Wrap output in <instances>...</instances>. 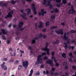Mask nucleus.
<instances>
[{
  "instance_id": "1",
  "label": "nucleus",
  "mask_w": 76,
  "mask_h": 76,
  "mask_svg": "<svg viewBox=\"0 0 76 76\" xmlns=\"http://www.w3.org/2000/svg\"><path fill=\"white\" fill-rule=\"evenodd\" d=\"M46 54V53L44 52L42 53L41 55H39L38 56L37 61L36 62V65H37L38 64H41L42 63V57L43 56H44Z\"/></svg>"
},
{
  "instance_id": "2",
  "label": "nucleus",
  "mask_w": 76,
  "mask_h": 76,
  "mask_svg": "<svg viewBox=\"0 0 76 76\" xmlns=\"http://www.w3.org/2000/svg\"><path fill=\"white\" fill-rule=\"evenodd\" d=\"M53 0H48L47 1L46 0H43V4L46 6H49L50 8H52L53 6L51 5L50 4V2ZM56 2L57 3H60L61 0H56Z\"/></svg>"
},
{
  "instance_id": "3",
  "label": "nucleus",
  "mask_w": 76,
  "mask_h": 76,
  "mask_svg": "<svg viewBox=\"0 0 76 76\" xmlns=\"http://www.w3.org/2000/svg\"><path fill=\"white\" fill-rule=\"evenodd\" d=\"M48 45V43H46V47L45 48H43L42 49V51H47V54L48 55H50V53H49V49L47 48V46Z\"/></svg>"
},
{
  "instance_id": "4",
  "label": "nucleus",
  "mask_w": 76,
  "mask_h": 76,
  "mask_svg": "<svg viewBox=\"0 0 76 76\" xmlns=\"http://www.w3.org/2000/svg\"><path fill=\"white\" fill-rule=\"evenodd\" d=\"M23 66L26 69L28 66V61H26L22 62Z\"/></svg>"
},
{
  "instance_id": "5",
  "label": "nucleus",
  "mask_w": 76,
  "mask_h": 76,
  "mask_svg": "<svg viewBox=\"0 0 76 76\" xmlns=\"http://www.w3.org/2000/svg\"><path fill=\"white\" fill-rule=\"evenodd\" d=\"M71 10H69L68 12L69 14H72V13H76V11L74 9L73 6H71Z\"/></svg>"
},
{
  "instance_id": "6",
  "label": "nucleus",
  "mask_w": 76,
  "mask_h": 76,
  "mask_svg": "<svg viewBox=\"0 0 76 76\" xmlns=\"http://www.w3.org/2000/svg\"><path fill=\"white\" fill-rule=\"evenodd\" d=\"M41 12H42V13H41V12H39L38 13V15H39V16H41V15H42V16H44V14H46V13H47V12H44V9L41 10Z\"/></svg>"
},
{
  "instance_id": "7",
  "label": "nucleus",
  "mask_w": 76,
  "mask_h": 76,
  "mask_svg": "<svg viewBox=\"0 0 76 76\" xmlns=\"http://www.w3.org/2000/svg\"><path fill=\"white\" fill-rule=\"evenodd\" d=\"M12 14H13V11H10L8 13V15L5 17V19L9 18V17H12Z\"/></svg>"
},
{
  "instance_id": "8",
  "label": "nucleus",
  "mask_w": 76,
  "mask_h": 76,
  "mask_svg": "<svg viewBox=\"0 0 76 76\" xmlns=\"http://www.w3.org/2000/svg\"><path fill=\"white\" fill-rule=\"evenodd\" d=\"M31 7L32 10L34 12V14L35 15H36V14H37V11H36V8L35 7V5L34 4H32Z\"/></svg>"
},
{
  "instance_id": "9",
  "label": "nucleus",
  "mask_w": 76,
  "mask_h": 76,
  "mask_svg": "<svg viewBox=\"0 0 76 76\" xmlns=\"http://www.w3.org/2000/svg\"><path fill=\"white\" fill-rule=\"evenodd\" d=\"M54 52H52L51 54L52 56L51 57V59L54 60V62H57V60L56 59L55 57L54 56Z\"/></svg>"
},
{
  "instance_id": "10",
  "label": "nucleus",
  "mask_w": 76,
  "mask_h": 76,
  "mask_svg": "<svg viewBox=\"0 0 76 76\" xmlns=\"http://www.w3.org/2000/svg\"><path fill=\"white\" fill-rule=\"evenodd\" d=\"M64 39L65 41L68 40L67 41V42L68 43H69V42H70L69 41V39L68 38V37H66V33H64Z\"/></svg>"
},
{
  "instance_id": "11",
  "label": "nucleus",
  "mask_w": 76,
  "mask_h": 76,
  "mask_svg": "<svg viewBox=\"0 0 76 76\" xmlns=\"http://www.w3.org/2000/svg\"><path fill=\"white\" fill-rule=\"evenodd\" d=\"M53 61L51 60H48L47 61L46 63H48V64H50L51 66H53Z\"/></svg>"
},
{
  "instance_id": "12",
  "label": "nucleus",
  "mask_w": 76,
  "mask_h": 76,
  "mask_svg": "<svg viewBox=\"0 0 76 76\" xmlns=\"http://www.w3.org/2000/svg\"><path fill=\"white\" fill-rule=\"evenodd\" d=\"M4 1H1L0 2V6H5L6 7L7 6V3H5L3 4Z\"/></svg>"
},
{
  "instance_id": "13",
  "label": "nucleus",
  "mask_w": 76,
  "mask_h": 76,
  "mask_svg": "<svg viewBox=\"0 0 76 76\" xmlns=\"http://www.w3.org/2000/svg\"><path fill=\"white\" fill-rule=\"evenodd\" d=\"M25 11L27 12V14L28 15H31V9H30L28 8L27 9H26L25 10Z\"/></svg>"
},
{
  "instance_id": "14",
  "label": "nucleus",
  "mask_w": 76,
  "mask_h": 76,
  "mask_svg": "<svg viewBox=\"0 0 76 76\" xmlns=\"http://www.w3.org/2000/svg\"><path fill=\"white\" fill-rule=\"evenodd\" d=\"M55 32L58 34H63V30L61 29L59 31H56Z\"/></svg>"
},
{
  "instance_id": "15",
  "label": "nucleus",
  "mask_w": 76,
  "mask_h": 76,
  "mask_svg": "<svg viewBox=\"0 0 76 76\" xmlns=\"http://www.w3.org/2000/svg\"><path fill=\"white\" fill-rule=\"evenodd\" d=\"M1 67L2 69H3L5 70H6L7 69V66H5L4 64H1Z\"/></svg>"
},
{
  "instance_id": "16",
  "label": "nucleus",
  "mask_w": 76,
  "mask_h": 76,
  "mask_svg": "<svg viewBox=\"0 0 76 76\" xmlns=\"http://www.w3.org/2000/svg\"><path fill=\"white\" fill-rule=\"evenodd\" d=\"M23 15H20L21 17H22V18L24 19H27V18L25 17V16H26V13H24Z\"/></svg>"
},
{
  "instance_id": "17",
  "label": "nucleus",
  "mask_w": 76,
  "mask_h": 76,
  "mask_svg": "<svg viewBox=\"0 0 76 76\" xmlns=\"http://www.w3.org/2000/svg\"><path fill=\"white\" fill-rule=\"evenodd\" d=\"M69 54L71 57V58L69 59V61L71 62H72V60L71 58H73V56H72V53H70Z\"/></svg>"
},
{
  "instance_id": "18",
  "label": "nucleus",
  "mask_w": 76,
  "mask_h": 76,
  "mask_svg": "<svg viewBox=\"0 0 76 76\" xmlns=\"http://www.w3.org/2000/svg\"><path fill=\"white\" fill-rule=\"evenodd\" d=\"M23 25V23L22 22H20L18 23V26H19L18 28H20L21 27H22Z\"/></svg>"
},
{
  "instance_id": "19",
  "label": "nucleus",
  "mask_w": 76,
  "mask_h": 76,
  "mask_svg": "<svg viewBox=\"0 0 76 76\" xmlns=\"http://www.w3.org/2000/svg\"><path fill=\"white\" fill-rule=\"evenodd\" d=\"M6 29H2L1 30V31L2 32L3 34H6V35H8V32H6Z\"/></svg>"
},
{
  "instance_id": "20",
  "label": "nucleus",
  "mask_w": 76,
  "mask_h": 76,
  "mask_svg": "<svg viewBox=\"0 0 76 76\" xmlns=\"http://www.w3.org/2000/svg\"><path fill=\"white\" fill-rule=\"evenodd\" d=\"M39 26L38 27L39 28H42V25H43V23L42 21H40L39 22Z\"/></svg>"
},
{
  "instance_id": "21",
  "label": "nucleus",
  "mask_w": 76,
  "mask_h": 76,
  "mask_svg": "<svg viewBox=\"0 0 76 76\" xmlns=\"http://www.w3.org/2000/svg\"><path fill=\"white\" fill-rule=\"evenodd\" d=\"M55 19V15H52L51 17V21L53 22V20H54V19Z\"/></svg>"
},
{
  "instance_id": "22",
  "label": "nucleus",
  "mask_w": 76,
  "mask_h": 76,
  "mask_svg": "<svg viewBox=\"0 0 76 76\" xmlns=\"http://www.w3.org/2000/svg\"><path fill=\"white\" fill-rule=\"evenodd\" d=\"M63 5V3H61L60 4H58L56 5V6L57 7H60L62 5Z\"/></svg>"
},
{
  "instance_id": "23",
  "label": "nucleus",
  "mask_w": 76,
  "mask_h": 76,
  "mask_svg": "<svg viewBox=\"0 0 76 76\" xmlns=\"http://www.w3.org/2000/svg\"><path fill=\"white\" fill-rule=\"evenodd\" d=\"M42 37V34H39V37H36L35 38V39H38V38H41V37Z\"/></svg>"
},
{
  "instance_id": "24",
  "label": "nucleus",
  "mask_w": 76,
  "mask_h": 76,
  "mask_svg": "<svg viewBox=\"0 0 76 76\" xmlns=\"http://www.w3.org/2000/svg\"><path fill=\"white\" fill-rule=\"evenodd\" d=\"M10 3L13 4H15L16 3V1H14L13 0H11Z\"/></svg>"
},
{
  "instance_id": "25",
  "label": "nucleus",
  "mask_w": 76,
  "mask_h": 76,
  "mask_svg": "<svg viewBox=\"0 0 76 76\" xmlns=\"http://www.w3.org/2000/svg\"><path fill=\"white\" fill-rule=\"evenodd\" d=\"M64 45H65L64 47L65 49H67V43L65 42L64 43Z\"/></svg>"
},
{
  "instance_id": "26",
  "label": "nucleus",
  "mask_w": 76,
  "mask_h": 76,
  "mask_svg": "<svg viewBox=\"0 0 76 76\" xmlns=\"http://www.w3.org/2000/svg\"><path fill=\"white\" fill-rule=\"evenodd\" d=\"M61 72H59L58 74L57 73H56L55 74V75L56 76H57L58 75H61Z\"/></svg>"
},
{
  "instance_id": "27",
  "label": "nucleus",
  "mask_w": 76,
  "mask_h": 76,
  "mask_svg": "<svg viewBox=\"0 0 76 76\" xmlns=\"http://www.w3.org/2000/svg\"><path fill=\"white\" fill-rule=\"evenodd\" d=\"M62 56L64 58H66V54L65 53H64L62 54Z\"/></svg>"
},
{
  "instance_id": "28",
  "label": "nucleus",
  "mask_w": 76,
  "mask_h": 76,
  "mask_svg": "<svg viewBox=\"0 0 76 76\" xmlns=\"http://www.w3.org/2000/svg\"><path fill=\"white\" fill-rule=\"evenodd\" d=\"M57 28V26H51V29H55Z\"/></svg>"
},
{
  "instance_id": "29",
  "label": "nucleus",
  "mask_w": 76,
  "mask_h": 76,
  "mask_svg": "<svg viewBox=\"0 0 76 76\" xmlns=\"http://www.w3.org/2000/svg\"><path fill=\"white\" fill-rule=\"evenodd\" d=\"M54 11L55 12H56V13H58V12H59V11L57 9V8H56L55 9Z\"/></svg>"
},
{
  "instance_id": "30",
  "label": "nucleus",
  "mask_w": 76,
  "mask_h": 76,
  "mask_svg": "<svg viewBox=\"0 0 76 76\" xmlns=\"http://www.w3.org/2000/svg\"><path fill=\"white\" fill-rule=\"evenodd\" d=\"M49 24H50V22H49L48 21L45 23L46 26H48V25H49Z\"/></svg>"
},
{
  "instance_id": "31",
  "label": "nucleus",
  "mask_w": 76,
  "mask_h": 76,
  "mask_svg": "<svg viewBox=\"0 0 76 76\" xmlns=\"http://www.w3.org/2000/svg\"><path fill=\"white\" fill-rule=\"evenodd\" d=\"M62 2L64 4H66L67 3L66 0H63Z\"/></svg>"
},
{
  "instance_id": "32",
  "label": "nucleus",
  "mask_w": 76,
  "mask_h": 76,
  "mask_svg": "<svg viewBox=\"0 0 76 76\" xmlns=\"http://www.w3.org/2000/svg\"><path fill=\"white\" fill-rule=\"evenodd\" d=\"M34 72V70L33 69H31L30 71V74L31 75H32V73H33V72Z\"/></svg>"
},
{
  "instance_id": "33",
  "label": "nucleus",
  "mask_w": 76,
  "mask_h": 76,
  "mask_svg": "<svg viewBox=\"0 0 76 76\" xmlns=\"http://www.w3.org/2000/svg\"><path fill=\"white\" fill-rule=\"evenodd\" d=\"M39 74H40L39 72H38L35 74V75L39 76Z\"/></svg>"
},
{
  "instance_id": "34",
  "label": "nucleus",
  "mask_w": 76,
  "mask_h": 76,
  "mask_svg": "<svg viewBox=\"0 0 76 76\" xmlns=\"http://www.w3.org/2000/svg\"><path fill=\"white\" fill-rule=\"evenodd\" d=\"M2 38L4 40H5V39H6V37H5V36H2Z\"/></svg>"
},
{
  "instance_id": "35",
  "label": "nucleus",
  "mask_w": 76,
  "mask_h": 76,
  "mask_svg": "<svg viewBox=\"0 0 76 76\" xmlns=\"http://www.w3.org/2000/svg\"><path fill=\"white\" fill-rule=\"evenodd\" d=\"M72 69H74V70H76V66H72Z\"/></svg>"
},
{
  "instance_id": "36",
  "label": "nucleus",
  "mask_w": 76,
  "mask_h": 76,
  "mask_svg": "<svg viewBox=\"0 0 76 76\" xmlns=\"http://www.w3.org/2000/svg\"><path fill=\"white\" fill-rule=\"evenodd\" d=\"M20 52L21 54H24V52L23 50H20Z\"/></svg>"
},
{
  "instance_id": "37",
  "label": "nucleus",
  "mask_w": 76,
  "mask_h": 76,
  "mask_svg": "<svg viewBox=\"0 0 76 76\" xmlns=\"http://www.w3.org/2000/svg\"><path fill=\"white\" fill-rule=\"evenodd\" d=\"M28 48L29 50H32V47L30 46H28Z\"/></svg>"
},
{
  "instance_id": "38",
  "label": "nucleus",
  "mask_w": 76,
  "mask_h": 76,
  "mask_svg": "<svg viewBox=\"0 0 76 76\" xmlns=\"http://www.w3.org/2000/svg\"><path fill=\"white\" fill-rule=\"evenodd\" d=\"M10 40H8L7 41V43L8 44H9L10 43Z\"/></svg>"
},
{
  "instance_id": "39",
  "label": "nucleus",
  "mask_w": 76,
  "mask_h": 76,
  "mask_svg": "<svg viewBox=\"0 0 76 76\" xmlns=\"http://www.w3.org/2000/svg\"><path fill=\"white\" fill-rule=\"evenodd\" d=\"M69 48H71L72 50H73V49H74V47H73V46H69Z\"/></svg>"
},
{
  "instance_id": "40",
  "label": "nucleus",
  "mask_w": 76,
  "mask_h": 76,
  "mask_svg": "<svg viewBox=\"0 0 76 76\" xmlns=\"http://www.w3.org/2000/svg\"><path fill=\"white\" fill-rule=\"evenodd\" d=\"M35 39H33L32 41V44H35Z\"/></svg>"
},
{
  "instance_id": "41",
  "label": "nucleus",
  "mask_w": 76,
  "mask_h": 76,
  "mask_svg": "<svg viewBox=\"0 0 76 76\" xmlns=\"http://www.w3.org/2000/svg\"><path fill=\"white\" fill-rule=\"evenodd\" d=\"M22 68V66L21 65H19L18 67V69H19V70H20V69H21Z\"/></svg>"
},
{
  "instance_id": "42",
  "label": "nucleus",
  "mask_w": 76,
  "mask_h": 76,
  "mask_svg": "<svg viewBox=\"0 0 76 76\" xmlns=\"http://www.w3.org/2000/svg\"><path fill=\"white\" fill-rule=\"evenodd\" d=\"M63 65H64L65 66H66V65H67V62H66V61L64 62L63 63Z\"/></svg>"
},
{
  "instance_id": "43",
  "label": "nucleus",
  "mask_w": 76,
  "mask_h": 76,
  "mask_svg": "<svg viewBox=\"0 0 76 76\" xmlns=\"http://www.w3.org/2000/svg\"><path fill=\"white\" fill-rule=\"evenodd\" d=\"M19 63V61L18 60L16 61L15 62V64H17Z\"/></svg>"
},
{
  "instance_id": "44",
  "label": "nucleus",
  "mask_w": 76,
  "mask_h": 76,
  "mask_svg": "<svg viewBox=\"0 0 76 76\" xmlns=\"http://www.w3.org/2000/svg\"><path fill=\"white\" fill-rule=\"evenodd\" d=\"M48 58L46 56H45V57H44L43 59V60H46V59H47Z\"/></svg>"
},
{
  "instance_id": "45",
  "label": "nucleus",
  "mask_w": 76,
  "mask_h": 76,
  "mask_svg": "<svg viewBox=\"0 0 76 76\" xmlns=\"http://www.w3.org/2000/svg\"><path fill=\"white\" fill-rule=\"evenodd\" d=\"M56 66H59V64L58 63H56Z\"/></svg>"
},
{
  "instance_id": "46",
  "label": "nucleus",
  "mask_w": 76,
  "mask_h": 76,
  "mask_svg": "<svg viewBox=\"0 0 76 76\" xmlns=\"http://www.w3.org/2000/svg\"><path fill=\"white\" fill-rule=\"evenodd\" d=\"M50 75H54V73H53V72L51 71H50Z\"/></svg>"
},
{
  "instance_id": "47",
  "label": "nucleus",
  "mask_w": 76,
  "mask_h": 76,
  "mask_svg": "<svg viewBox=\"0 0 76 76\" xmlns=\"http://www.w3.org/2000/svg\"><path fill=\"white\" fill-rule=\"evenodd\" d=\"M46 74H49V72L48 70H46Z\"/></svg>"
},
{
  "instance_id": "48",
  "label": "nucleus",
  "mask_w": 76,
  "mask_h": 76,
  "mask_svg": "<svg viewBox=\"0 0 76 76\" xmlns=\"http://www.w3.org/2000/svg\"><path fill=\"white\" fill-rule=\"evenodd\" d=\"M56 44H58L59 43V41L58 40H56Z\"/></svg>"
},
{
  "instance_id": "49",
  "label": "nucleus",
  "mask_w": 76,
  "mask_h": 76,
  "mask_svg": "<svg viewBox=\"0 0 76 76\" xmlns=\"http://www.w3.org/2000/svg\"><path fill=\"white\" fill-rule=\"evenodd\" d=\"M65 69L66 70H67V69H68V66H66L65 67Z\"/></svg>"
},
{
  "instance_id": "50",
  "label": "nucleus",
  "mask_w": 76,
  "mask_h": 76,
  "mask_svg": "<svg viewBox=\"0 0 76 76\" xmlns=\"http://www.w3.org/2000/svg\"><path fill=\"white\" fill-rule=\"evenodd\" d=\"M45 31H46V29H45V28H44L42 29V31L43 32H45Z\"/></svg>"
},
{
  "instance_id": "51",
  "label": "nucleus",
  "mask_w": 76,
  "mask_h": 76,
  "mask_svg": "<svg viewBox=\"0 0 76 76\" xmlns=\"http://www.w3.org/2000/svg\"><path fill=\"white\" fill-rule=\"evenodd\" d=\"M72 43H74V42H75V40H73L72 41Z\"/></svg>"
},
{
  "instance_id": "52",
  "label": "nucleus",
  "mask_w": 76,
  "mask_h": 76,
  "mask_svg": "<svg viewBox=\"0 0 76 76\" xmlns=\"http://www.w3.org/2000/svg\"><path fill=\"white\" fill-rule=\"evenodd\" d=\"M52 71H54V70H55V68H52Z\"/></svg>"
},
{
  "instance_id": "53",
  "label": "nucleus",
  "mask_w": 76,
  "mask_h": 76,
  "mask_svg": "<svg viewBox=\"0 0 76 76\" xmlns=\"http://www.w3.org/2000/svg\"><path fill=\"white\" fill-rule=\"evenodd\" d=\"M4 61H6L7 60V58H5L4 59Z\"/></svg>"
},
{
  "instance_id": "54",
  "label": "nucleus",
  "mask_w": 76,
  "mask_h": 76,
  "mask_svg": "<svg viewBox=\"0 0 76 76\" xmlns=\"http://www.w3.org/2000/svg\"><path fill=\"white\" fill-rule=\"evenodd\" d=\"M14 60L13 59H11L10 60V62H13V61Z\"/></svg>"
},
{
  "instance_id": "55",
  "label": "nucleus",
  "mask_w": 76,
  "mask_h": 76,
  "mask_svg": "<svg viewBox=\"0 0 76 76\" xmlns=\"http://www.w3.org/2000/svg\"><path fill=\"white\" fill-rule=\"evenodd\" d=\"M20 11L22 13H23V10H21Z\"/></svg>"
},
{
  "instance_id": "56",
  "label": "nucleus",
  "mask_w": 76,
  "mask_h": 76,
  "mask_svg": "<svg viewBox=\"0 0 76 76\" xmlns=\"http://www.w3.org/2000/svg\"><path fill=\"white\" fill-rule=\"evenodd\" d=\"M17 19H17L16 18H14L13 20H14L16 21V20H17Z\"/></svg>"
},
{
  "instance_id": "57",
  "label": "nucleus",
  "mask_w": 76,
  "mask_h": 76,
  "mask_svg": "<svg viewBox=\"0 0 76 76\" xmlns=\"http://www.w3.org/2000/svg\"><path fill=\"white\" fill-rule=\"evenodd\" d=\"M61 25L63 26L64 25V23H61Z\"/></svg>"
},
{
  "instance_id": "58",
  "label": "nucleus",
  "mask_w": 76,
  "mask_h": 76,
  "mask_svg": "<svg viewBox=\"0 0 76 76\" xmlns=\"http://www.w3.org/2000/svg\"><path fill=\"white\" fill-rule=\"evenodd\" d=\"M65 75L66 76H67L68 75V74L67 73V72H65Z\"/></svg>"
},
{
  "instance_id": "59",
  "label": "nucleus",
  "mask_w": 76,
  "mask_h": 76,
  "mask_svg": "<svg viewBox=\"0 0 76 76\" xmlns=\"http://www.w3.org/2000/svg\"><path fill=\"white\" fill-rule=\"evenodd\" d=\"M30 54L31 55V54H32V51H31L30 52Z\"/></svg>"
},
{
  "instance_id": "60",
  "label": "nucleus",
  "mask_w": 76,
  "mask_h": 76,
  "mask_svg": "<svg viewBox=\"0 0 76 76\" xmlns=\"http://www.w3.org/2000/svg\"><path fill=\"white\" fill-rule=\"evenodd\" d=\"M73 53L74 54H75V56H76V51H74L73 52Z\"/></svg>"
},
{
  "instance_id": "61",
  "label": "nucleus",
  "mask_w": 76,
  "mask_h": 76,
  "mask_svg": "<svg viewBox=\"0 0 76 76\" xmlns=\"http://www.w3.org/2000/svg\"><path fill=\"white\" fill-rule=\"evenodd\" d=\"M16 26L15 25H13V28H15Z\"/></svg>"
},
{
  "instance_id": "62",
  "label": "nucleus",
  "mask_w": 76,
  "mask_h": 76,
  "mask_svg": "<svg viewBox=\"0 0 76 76\" xmlns=\"http://www.w3.org/2000/svg\"><path fill=\"white\" fill-rule=\"evenodd\" d=\"M75 23H76V17L75 18Z\"/></svg>"
},
{
  "instance_id": "63",
  "label": "nucleus",
  "mask_w": 76,
  "mask_h": 76,
  "mask_svg": "<svg viewBox=\"0 0 76 76\" xmlns=\"http://www.w3.org/2000/svg\"><path fill=\"white\" fill-rule=\"evenodd\" d=\"M18 34H19V31H18L16 33V34H17V35H18Z\"/></svg>"
},
{
  "instance_id": "64",
  "label": "nucleus",
  "mask_w": 76,
  "mask_h": 76,
  "mask_svg": "<svg viewBox=\"0 0 76 76\" xmlns=\"http://www.w3.org/2000/svg\"><path fill=\"white\" fill-rule=\"evenodd\" d=\"M10 51H12V50H12V48H10Z\"/></svg>"
}]
</instances>
